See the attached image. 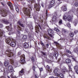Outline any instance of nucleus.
Returning <instances> with one entry per match:
<instances>
[{
	"label": "nucleus",
	"instance_id": "obj_54",
	"mask_svg": "<svg viewBox=\"0 0 78 78\" xmlns=\"http://www.w3.org/2000/svg\"><path fill=\"white\" fill-rule=\"evenodd\" d=\"M55 76H59V74H55Z\"/></svg>",
	"mask_w": 78,
	"mask_h": 78
},
{
	"label": "nucleus",
	"instance_id": "obj_43",
	"mask_svg": "<svg viewBox=\"0 0 78 78\" xmlns=\"http://www.w3.org/2000/svg\"><path fill=\"white\" fill-rule=\"evenodd\" d=\"M42 53L43 55H46V54L45 53V52H41Z\"/></svg>",
	"mask_w": 78,
	"mask_h": 78
},
{
	"label": "nucleus",
	"instance_id": "obj_8",
	"mask_svg": "<svg viewBox=\"0 0 78 78\" xmlns=\"http://www.w3.org/2000/svg\"><path fill=\"white\" fill-rule=\"evenodd\" d=\"M8 5L9 6L11 9H13V6L12 3L10 2H8L7 3Z\"/></svg>",
	"mask_w": 78,
	"mask_h": 78
},
{
	"label": "nucleus",
	"instance_id": "obj_51",
	"mask_svg": "<svg viewBox=\"0 0 78 78\" xmlns=\"http://www.w3.org/2000/svg\"><path fill=\"white\" fill-rule=\"evenodd\" d=\"M43 69H42V68H41L40 69V70L41 71H42V70Z\"/></svg>",
	"mask_w": 78,
	"mask_h": 78
},
{
	"label": "nucleus",
	"instance_id": "obj_58",
	"mask_svg": "<svg viewBox=\"0 0 78 78\" xmlns=\"http://www.w3.org/2000/svg\"><path fill=\"white\" fill-rule=\"evenodd\" d=\"M38 27H40V29H41V26H40V25H39Z\"/></svg>",
	"mask_w": 78,
	"mask_h": 78
},
{
	"label": "nucleus",
	"instance_id": "obj_25",
	"mask_svg": "<svg viewBox=\"0 0 78 78\" xmlns=\"http://www.w3.org/2000/svg\"><path fill=\"white\" fill-rule=\"evenodd\" d=\"M67 72V69H64L62 70V72L63 73H65V72Z\"/></svg>",
	"mask_w": 78,
	"mask_h": 78
},
{
	"label": "nucleus",
	"instance_id": "obj_29",
	"mask_svg": "<svg viewBox=\"0 0 78 78\" xmlns=\"http://www.w3.org/2000/svg\"><path fill=\"white\" fill-rule=\"evenodd\" d=\"M54 56H55V57H56V59H57V58H56V57H57L58 56V54L56 53H54Z\"/></svg>",
	"mask_w": 78,
	"mask_h": 78
},
{
	"label": "nucleus",
	"instance_id": "obj_47",
	"mask_svg": "<svg viewBox=\"0 0 78 78\" xmlns=\"http://www.w3.org/2000/svg\"><path fill=\"white\" fill-rule=\"evenodd\" d=\"M69 71H72V68L70 67H69Z\"/></svg>",
	"mask_w": 78,
	"mask_h": 78
},
{
	"label": "nucleus",
	"instance_id": "obj_16",
	"mask_svg": "<svg viewBox=\"0 0 78 78\" xmlns=\"http://www.w3.org/2000/svg\"><path fill=\"white\" fill-rule=\"evenodd\" d=\"M29 46V44L27 43H25L24 44V47L25 48H28Z\"/></svg>",
	"mask_w": 78,
	"mask_h": 78
},
{
	"label": "nucleus",
	"instance_id": "obj_31",
	"mask_svg": "<svg viewBox=\"0 0 78 78\" xmlns=\"http://www.w3.org/2000/svg\"><path fill=\"white\" fill-rule=\"evenodd\" d=\"M23 39H27V35H24L23 37Z\"/></svg>",
	"mask_w": 78,
	"mask_h": 78
},
{
	"label": "nucleus",
	"instance_id": "obj_32",
	"mask_svg": "<svg viewBox=\"0 0 78 78\" xmlns=\"http://www.w3.org/2000/svg\"><path fill=\"white\" fill-rule=\"evenodd\" d=\"M59 76L61 78H64V75H63V74H62V73H60L59 74Z\"/></svg>",
	"mask_w": 78,
	"mask_h": 78
},
{
	"label": "nucleus",
	"instance_id": "obj_20",
	"mask_svg": "<svg viewBox=\"0 0 78 78\" xmlns=\"http://www.w3.org/2000/svg\"><path fill=\"white\" fill-rule=\"evenodd\" d=\"M69 35L70 37H73V36H74V34L73 32H70L69 34Z\"/></svg>",
	"mask_w": 78,
	"mask_h": 78
},
{
	"label": "nucleus",
	"instance_id": "obj_62",
	"mask_svg": "<svg viewBox=\"0 0 78 78\" xmlns=\"http://www.w3.org/2000/svg\"><path fill=\"white\" fill-rule=\"evenodd\" d=\"M46 16H47V10H46Z\"/></svg>",
	"mask_w": 78,
	"mask_h": 78
},
{
	"label": "nucleus",
	"instance_id": "obj_21",
	"mask_svg": "<svg viewBox=\"0 0 78 78\" xmlns=\"http://www.w3.org/2000/svg\"><path fill=\"white\" fill-rule=\"evenodd\" d=\"M56 19H57V17L55 16H54L52 18L53 21H56Z\"/></svg>",
	"mask_w": 78,
	"mask_h": 78
},
{
	"label": "nucleus",
	"instance_id": "obj_59",
	"mask_svg": "<svg viewBox=\"0 0 78 78\" xmlns=\"http://www.w3.org/2000/svg\"><path fill=\"white\" fill-rule=\"evenodd\" d=\"M10 76L11 77H12H12H13V76H12V75H10Z\"/></svg>",
	"mask_w": 78,
	"mask_h": 78
},
{
	"label": "nucleus",
	"instance_id": "obj_61",
	"mask_svg": "<svg viewBox=\"0 0 78 78\" xmlns=\"http://www.w3.org/2000/svg\"><path fill=\"white\" fill-rule=\"evenodd\" d=\"M35 78H37V76H36V75L35 76Z\"/></svg>",
	"mask_w": 78,
	"mask_h": 78
},
{
	"label": "nucleus",
	"instance_id": "obj_4",
	"mask_svg": "<svg viewBox=\"0 0 78 78\" xmlns=\"http://www.w3.org/2000/svg\"><path fill=\"white\" fill-rule=\"evenodd\" d=\"M25 55H21V59H20V62L22 64H23L25 63Z\"/></svg>",
	"mask_w": 78,
	"mask_h": 78
},
{
	"label": "nucleus",
	"instance_id": "obj_39",
	"mask_svg": "<svg viewBox=\"0 0 78 78\" xmlns=\"http://www.w3.org/2000/svg\"><path fill=\"white\" fill-rule=\"evenodd\" d=\"M78 20H75L74 22L76 25H77V23H78Z\"/></svg>",
	"mask_w": 78,
	"mask_h": 78
},
{
	"label": "nucleus",
	"instance_id": "obj_40",
	"mask_svg": "<svg viewBox=\"0 0 78 78\" xmlns=\"http://www.w3.org/2000/svg\"><path fill=\"white\" fill-rule=\"evenodd\" d=\"M66 25H67V26L68 27H70V24H69V23H66Z\"/></svg>",
	"mask_w": 78,
	"mask_h": 78
},
{
	"label": "nucleus",
	"instance_id": "obj_13",
	"mask_svg": "<svg viewBox=\"0 0 78 78\" xmlns=\"http://www.w3.org/2000/svg\"><path fill=\"white\" fill-rule=\"evenodd\" d=\"M23 73H24V69H22L19 72V74L21 75H23Z\"/></svg>",
	"mask_w": 78,
	"mask_h": 78
},
{
	"label": "nucleus",
	"instance_id": "obj_11",
	"mask_svg": "<svg viewBox=\"0 0 78 78\" xmlns=\"http://www.w3.org/2000/svg\"><path fill=\"white\" fill-rule=\"evenodd\" d=\"M72 16L70 15H68L67 16V20L69 22H70L72 20Z\"/></svg>",
	"mask_w": 78,
	"mask_h": 78
},
{
	"label": "nucleus",
	"instance_id": "obj_27",
	"mask_svg": "<svg viewBox=\"0 0 78 78\" xmlns=\"http://www.w3.org/2000/svg\"><path fill=\"white\" fill-rule=\"evenodd\" d=\"M54 30H55V31H56V32H58L59 31V30L57 27H55L54 28Z\"/></svg>",
	"mask_w": 78,
	"mask_h": 78
},
{
	"label": "nucleus",
	"instance_id": "obj_48",
	"mask_svg": "<svg viewBox=\"0 0 78 78\" xmlns=\"http://www.w3.org/2000/svg\"><path fill=\"white\" fill-rule=\"evenodd\" d=\"M41 44L43 46H44V43H42V42H41Z\"/></svg>",
	"mask_w": 78,
	"mask_h": 78
},
{
	"label": "nucleus",
	"instance_id": "obj_24",
	"mask_svg": "<svg viewBox=\"0 0 78 78\" xmlns=\"http://www.w3.org/2000/svg\"><path fill=\"white\" fill-rule=\"evenodd\" d=\"M4 65L6 67L9 65V63L7 62H5L4 63Z\"/></svg>",
	"mask_w": 78,
	"mask_h": 78
},
{
	"label": "nucleus",
	"instance_id": "obj_23",
	"mask_svg": "<svg viewBox=\"0 0 78 78\" xmlns=\"http://www.w3.org/2000/svg\"><path fill=\"white\" fill-rule=\"evenodd\" d=\"M44 38H46V39H48V40H51V37H48V36H44Z\"/></svg>",
	"mask_w": 78,
	"mask_h": 78
},
{
	"label": "nucleus",
	"instance_id": "obj_26",
	"mask_svg": "<svg viewBox=\"0 0 78 78\" xmlns=\"http://www.w3.org/2000/svg\"><path fill=\"white\" fill-rule=\"evenodd\" d=\"M58 68H55V69L54 70V73H56L58 72Z\"/></svg>",
	"mask_w": 78,
	"mask_h": 78
},
{
	"label": "nucleus",
	"instance_id": "obj_9",
	"mask_svg": "<svg viewBox=\"0 0 78 78\" xmlns=\"http://www.w3.org/2000/svg\"><path fill=\"white\" fill-rule=\"evenodd\" d=\"M52 32H53V31L51 30L48 31V33L49 34V35L52 38V39H53L54 37H53V35L51 34V33H52Z\"/></svg>",
	"mask_w": 78,
	"mask_h": 78
},
{
	"label": "nucleus",
	"instance_id": "obj_14",
	"mask_svg": "<svg viewBox=\"0 0 78 78\" xmlns=\"http://www.w3.org/2000/svg\"><path fill=\"white\" fill-rule=\"evenodd\" d=\"M4 33H5L4 31L3 30H1L0 29V36H2Z\"/></svg>",
	"mask_w": 78,
	"mask_h": 78
},
{
	"label": "nucleus",
	"instance_id": "obj_6",
	"mask_svg": "<svg viewBox=\"0 0 78 78\" xmlns=\"http://www.w3.org/2000/svg\"><path fill=\"white\" fill-rule=\"evenodd\" d=\"M54 44H56V46L57 47H58V48H59L60 49H61L62 48V46L59 44V43H58L57 42L54 41Z\"/></svg>",
	"mask_w": 78,
	"mask_h": 78
},
{
	"label": "nucleus",
	"instance_id": "obj_63",
	"mask_svg": "<svg viewBox=\"0 0 78 78\" xmlns=\"http://www.w3.org/2000/svg\"><path fill=\"white\" fill-rule=\"evenodd\" d=\"M50 78H54V77L52 76V77H50Z\"/></svg>",
	"mask_w": 78,
	"mask_h": 78
},
{
	"label": "nucleus",
	"instance_id": "obj_7",
	"mask_svg": "<svg viewBox=\"0 0 78 78\" xmlns=\"http://www.w3.org/2000/svg\"><path fill=\"white\" fill-rule=\"evenodd\" d=\"M41 7H40V5H37L36 4L34 5V8H35L36 9V11H39V10L40 9V8Z\"/></svg>",
	"mask_w": 78,
	"mask_h": 78
},
{
	"label": "nucleus",
	"instance_id": "obj_53",
	"mask_svg": "<svg viewBox=\"0 0 78 78\" xmlns=\"http://www.w3.org/2000/svg\"><path fill=\"white\" fill-rule=\"evenodd\" d=\"M17 33H18V34H20V31H18L17 32Z\"/></svg>",
	"mask_w": 78,
	"mask_h": 78
},
{
	"label": "nucleus",
	"instance_id": "obj_10",
	"mask_svg": "<svg viewBox=\"0 0 78 78\" xmlns=\"http://www.w3.org/2000/svg\"><path fill=\"white\" fill-rule=\"evenodd\" d=\"M8 69L10 72H13V68L11 66H9L8 68Z\"/></svg>",
	"mask_w": 78,
	"mask_h": 78
},
{
	"label": "nucleus",
	"instance_id": "obj_33",
	"mask_svg": "<svg viewBox=\"0 0 78 78\" xmlns=\"http://www.w3.org/2000/svg\"><path fill=\"white\" fill-rule=\"evenodd\" d=\"M55 3V2L53 1H51L50 2V4L51 5H54V3Z\"/></svg>",
	"mask_w": 78,
	"mask_h": 78
},
{
	"label": "nucleus",
	"instance_id": "obj_60",
	"mask_svg": "<svg viewBox=\"0 0 78 78\" xmlns=\"http://www.w3.org/2000/svg\"><path fill=\"white\" fill-rule=\"evenodd\" d=\"M2 5L3 6H5V5H4V4L2 3Z\"/></svg>",
	"mask_w": 78,
	"mask_h": 78
},
{
	"label": "nucleus",
	"instance_id": "obj_12",
	"mask_svg": "<svg viewBox=\"0 0 78 78\" xmlns=\"http://www.w3.org/2000/svg\"><path fill=\"white\" fill-rule=\"evenodd\" d=\"M62 9H63V11H67V6H63L61 7Z\"/></svg>",
	"mask_w": 78,
	"mask_h": 78
},
{
	"label": "nucleus",
	"instance_id": "obj_1",
	"mask_svg": "<svg viewBox=\"0 0 78 78\" xmlns=\"http://www.w3.org/2000/svg\"><path fill=\"white\" fill-rule=\"evenodd\" d=\"M10 12L9 11L8 9L6 10L4 9H3V10L1 11V13L3 17H6V16H7V14Z\"/></svg>",
	"mask_w": 78,
	"mask_h": 78
},
{
	"label": "nucleus",
	"instance_id": "obj_36",
	"mask_svg": "<svg viewBox=\"0 0 78 78\" xmlns=\"http://www.w3.org/2000/svg\"><path fill=\"white\" fill-rule=\"evenodd\" d=\"M10 62L11 64H14V60H13V59H11L10 60Z\"/></svg>",
	"mask_w": 78,
	"mask_h": 78
},
{
	"label": "nucleus",
	"instance_id": "obj_34",
	"mask_svg": "<svg viewBox=\"0 0 78 78\" xmlns=\"http://www.w3.org/2000/svg\"><path fill=\"white\" fill-rule=\"evenodd\" d=\"M67 19V17L66 16V15H64L63 16V19L64 20H66V19Z\"/></svg>",
	"mask_w": 78,
	"mask_h": 78
},
{
	"label": "nucleus",
	"instance_id": "obj_15",
	"mask_svg": "<svg viewBox=\"0 0 78 78\" xmlns=\"http://www.w3.org/2000/svg\"><path fill=\"white\" fill-rule=\"evenodd\" d=\"M2 21L3 22H4V23L7 25L8 23H9V22L8 21V20H2Z\"/></svg>",
	"mask_w": 78,
	"mask_h": 78
},
{
	"label": "nucleus",
	"instance_id": "obj_44",
	"mask_svg": "<svg viewBox=\"0 0 78 78\" xmlns=\"http://www.w3.org/2000/svg\"><path fill=\"white\" fill-rule=\"evenodd\" d=\"M59 24H62V20H60L59 22Z\"/></svg>",
	"mask_w": 78,
	"mask_h": 78
},
{
	"label": "nucleus",
	"instance_id": "obj_56",
	"mask_svg": "<svg viewBox=\"0 0 78 78\" xmlns=\"http://www.w3.org/2000/svg\"><path fill=\"white\" fill-rule=\"evenodd\" d=\"M12 78H16V76H13Z\"/></svg>",
	"mask_w": 78,
	"mask_h": 78
},
{
	"label": "nucleus",
	"instance_id": "obj_49",
	"mask_svg": "<svg viewBox=\"0 0 78 78\" xmlns=\"http://www.w3.org/2000/svg\"><path fill=\"white\" fill-rule=\"evenodd\" d=\"M46 45L47 47V48H48V46H49V44H46Z\"/></svg>",
	"mask_w": 78,
	"mask_h": 78
},
{
	"label": "nucleus",
	"instance_id": "obj_64",
	"mask_svg": "<svg viewBox=\"0 0 78 78\" xmlns=\"http://www.w3.org/2000/svg\"><path fill=\"white\" fill-rule=\"evenodd\" d=\"M77 51H78V48H77L76 49Z\"/></svg>",
	"mask_w": 78,
	"mask_h": 78
},
{
	"label": "nucleus",
	"instance_id": "obj_35",
	"mask_svg": "<svg viewBox=\"0 0 78 78\" xmlns=\"http://www.w3.org/2000/svg\"><path fill=\"white\" fill-rule=\"evenodd\" d=\"M16 9L17 12H19V8H18V7H17V6L16 7Z\"/></svg>",
	"mask_w": 78,
	"mask_h": 78
},
{
	"label": "nucleus",
	"instance_id": "obj_5",
	"mask_svg": "<svg viewBox=\"0 0 78 78\" xmlns=\"http://www.w3.org/2000/svg\"><path fill=\"white\" fill-rule=\"evenodd\" d=\"M5 53H6L8 57H11V55H12V53L9 51H6Z\"/></svg>",
	"mask_w": 78,
	"mask_h": 78
},
{
	"label": "nucleus",
	"instance_id": "obj_55",
	"mask_svg": "<svg viewBox=\"0 0 78 78\" xmlns=\"http://www.w3.org/2000/svg\"><path fill=\"white\" fill-rule=\"evenodd\" d=\"M0 78H6V77H5L2 76Z\"/></svg>",
	"mask_w": 78,
	"mask_h": 78
},
{
	"label": "nucleus",
	"instance_id": "obj_52",
	"mask_svg": "<svg viewBox=\"0 0 78 78\" xmlns=\"http://www.w3.org/2000/svg\"><path fill=\"white\" fill-rule=\"evenodd\" d=\"M77 31L76 30H75L74 32V33H75V34H76V33H77Z\"/></svg>",
	"mask_w": 78,
	"mask_h": 78
},
{
	"label": "nucleus",
	"instance_id": "obj_45",
	"mask_svg": "<svg viewBox=\"0 0 78 78\" xmlns=\"http://www.w3.org/2000/svg\"><path fill=\"white\" fill-rule=\"evenodd\" d=\"M33 69L34 71H35V66H33Z\"/></svg>",
	"mask_w": 78,
	"mask_h": 78
},
{
	"label": "nucleus",
	"instance_id": "obj_42",
	"mask_svg": "<svg viewBox=\"0 0 78 78\" xmlns=\"http://www.w3.org/2000/svg\"><path fill=\"white\" fill-rule=\"evenodd\" d=\"M66 52L67 53H71V52L70 51H69V50H66Z\"/></svg>",
	"mask_w": 78,
	"mask_h": 78
},
{
	"label": "nucleus",
	"instance_id": "obj_19",
	"mask_svg": "<svg viewBox=\"0 0 78 78\" xmlns=\"http://www.w3.org/2000/svg\"><path fill=\"white\" fill-rule=\"evenodd\" d=\"M18 23L19 24V25H20V26L21 27H25V25H24L23 24L21 23V22L20 21H18Z\"/></svg>",
	"mask_w": 78,
	"mask_h": 78
},
{
	"label": "nucleus",
	"instance_id": "obj_50",
	"mask_svg": "<svg viewBox=\"0 0 78 78\" xmlns=\"http://www.w3.org/2000/svg\"><path fill=\"white\" fill-rule=\"evenodd\" d=\"M18 55H21V52H18Z\"/></svg>",
	"mask_w": 78,
	"mask_h": 78
},
{
	"label": "nucleus",
	"instance_id": "obj_18",
	"mask_svg": "<svg viewBox=\"0 0 78 78\" xmlns=\"http://www.w3.org/2000/svg\"><path fill=\"white\" fill-rule=\"evenodd\" d=\"M6 28L9 31H12V29L10 27H9V26H7L6 27Z\"/></svg>",
	"mask_w": 78,
	"mask_h": 78
},
{
	"label": "nucleus",
	"instance_id": "obj_37",
	"mask_svg": "<svg viewBox=\"0 0 78 78\" xmlns=\"http://www.w3.org/2000/svg\"><path fill=\"white\" fill-rule=\"evenodd\" d=\"M31 59L32 62H34V58L32 57L31 58Z\"/></svg>",
	"mask_w": 78,
	"mask_h": 78
},
{
	"label": "nucleus",
	"instance_id": "obj_22",
	"mask_svg": "<svg viewBox=\"0 0 78 78\" xmlns=\"http://www.w3.org/2000/svg\"><path fill=\"white\" fill-rule=\"evenodd\" d=\"M71 62V61L70 60V59H67L66 60V63H70Z\"/></svg>",
	"mask_w": 78,
	"mask_h": 78
},
{
	"label": "nucleus",
	"instance_id": "obj_46",
	"mask_svg": "<svg viewBox=\"0 0 78 78\" xmlns=\"http://www.w3.org/2000/svg\"><path fill=\"white\" fill-rule=\"evenodd\" d=\"M40 22L41 23H43L44 22V21L42 20H40Z\"/></svg>",
	"mask_w": 78,
	"mask_h": 78
},
{
	"label": "nucleus",
	"instance_id": "obj_3",
	"mask_svg": "<svg viewBox=\"0 0 78 78\" xmlns=\"http://www.w3.org/2000/svg\"><path fill=\"white\" fill-rule=\"evenodd\" d=\"M24 14L29 17H30V9L27 8H24Z\"/></svg>",
	"mask_w": 78,
	"mask_h": 78
},
{
	"label": "nucleus",
	"instance_id": "obj_30",
	"mask_svg": "<svg viewBox=\"0 0 78 78\" xmlns=\"http://www.w3.org/2000/svg\"><path fill=\"white\" fill-rule=\"evenodd\" d=\"M74 68L75 70H76L78 69V66H74Z\"/></svg>",
	"mask_w": 78,
	"mask_h": 78
},
{
	"label": "nucleus",
	"instance_id": "obj_57",
	"mask_svg": "<svg viewBox=\"0 0 78 78\" xmlns=\"http://www.w3.org/2000/svg\"><path fill=\"white\" fill-rule=\"evenodd\" d=\"M41 5L43 7H44V5H43V4H41Z\"/></svg>",
	"mask_w": 78,
	"mask_h": 78
},
{
	"label": "nucleus",
	"instance_id": "obj_2",
	"mask_svg": "<svg viewBox=\"0 0 78 78\" xmlns=\"http://www.w3.org/2000/svg\"><path fill=\"white\" fill-rule=\"evenodd\" d=\"M10 41L11 42L12 41V40H11V39H7L6 40V41L7 43V44H10L11 46L12 47H15V46H16V43L14 42H12L11 43Z\"/></svg>",
	"mask_w": 78,
	"mask_h": 78
},
{
	"label": "nucleus",
	"instance_id": "obj_38",
	"mask_svg": "<svg viewBox=\"0 0 78 78\" xmlns=\"http://www.w3.org/2000/svg\"><path fill=\"white\" fill-rule=\"evenodd\" d=\"M63 33H64L65 34H66V33H67V30H66L65 29H64L63 30Z\"/></svg>",
	"mask_w": 78,
	"mask_h": 78
},
{
	"label": "nucleus",
	"instance_id": "obj_17",
	"mask_svg": "<svg viewBox=\"0 0 78 78\" xmlns=\"http://www.w3.org/2000/svg\"><path fill=\"white\" fill-rule=\"evenodd\" d=\"M46 69L49 72H51V70H50V67L48 65L47 66Z\"/></svg>",
	"mask_w": 78,
	"mask_h": 78
},
{
	"label": "nucleus",
	"instance_id": "obj_28",
	"mask_svg": "<svg viewBox=\"0 0 78 78\" xmlns=\"http://www.w3.org/2000/svg\"><path fill=\"white\" fill-rule=\"evenodd\" d=\"M55 5H53L52 4H50L48 6V8H52V7H53V6H54Z\"/></svg>",
	"mask_w": 78,
	"mask_h": 78
},
{
	"label": "nucleus",
	"instance_id": "obj_41",
	"mask_svg": "<svg viewBox=\"0 0 78 78\" xmlns=\"http://www.w3.org/2000/svg\"><path fill=\"white\" fill-rule=\"evenodd\" d=\"M74 5L76 6H78V3H76L74 4Z\"/></svg>",
	"mask_w": 78,
	"mask_h": 78
}]
</instances>
